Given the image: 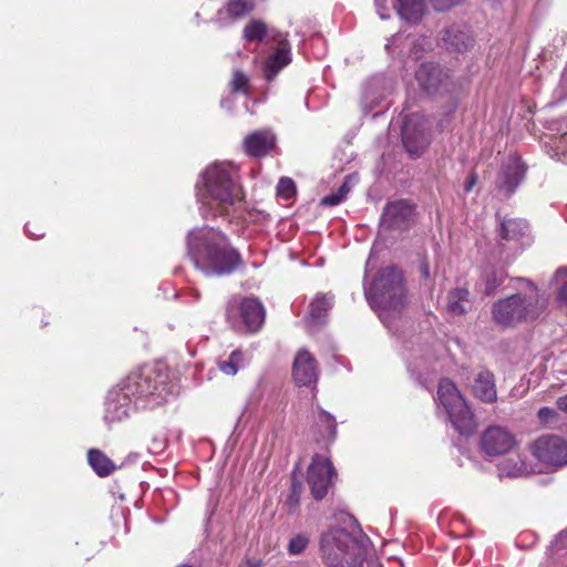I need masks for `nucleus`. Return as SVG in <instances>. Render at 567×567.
<instances>
[{"mask_svg": "<svg viewBox=\"0 0 567 567\" xmlns=\"http://www.w3.org/2000/svg\"><path fill=\"white\" fill-rule=\"evenodd\" d=\"M187 255L196 269L207 276L228 275L240 262L227 237L214 228L193 229L187 236Z\"/></svg>", "mask_w": 567, "mask_h": 567, "instance_id": "nucleus-1", "label": "nucleus"}, {"mask_svg": "<svg viewBox=\"0 0 567 567\" xmlns=\"http://www.w3.org/2000/svg\"><path fill=\"white\" fill-rule=\"evenodd\" d=\"M202 185L197 197L205 218L208 213L223 214L228 207L244 200L238 171L229 163H215L208 166L202 174Z\"/></svg>", "mask_w": 567, "mask_h": 567, "instance_id": "nucleus-2", "label": "nucleus"}, {"mask_svg": "<svg viewBox=\"0 0 567 567\" xmlns=\"http://www.w3.org/2000/svg\"><path fill=\"white\" fill-rule=\"evenodd\" d=\"M364 295L371 308L388 324L391 316H396L408 305L406 287L402 271L389 266L378 271Z\"/></svg>", "mask_w": 567, "mask_h": 567, "instance_id": "nucleus-3", "label": "nucleus"}, {"mask_svg": "<svg viewBox=\"0 0 567 567\" xmlns=\"http://www.w3.org/2000/svg\"><path fill=\"white\" fill-rule=\"evenodd\" d=\"M528 293H514L499 299L492 307V317L495 323L502 327H514L524 321H533L539 317L545 308L537 287L528 281Z\"/></svg>", "mask_w": 567, "mask_h": 567, "instance_id": "nucleus-4", "label": "nucleus"}, {"mask_svg": "<svg viewBox=\"0 0 567 567\" xmlns=\"http://www.w3.org/2000/svg\"><path fill=\"white\" fill-rule=\"evenodd\" d=\"M244 39L248 42L262 41L268 38L276 45V52L268 56L265 62V78L272 81L278 72L291 62V49L287 34L278 30L268 31L262 20H250L243 31Z\"/></svg>", "mask_w": 567, "mask_h": 567, "instance_id": "nucleus-5", "label": "nucleus"}, {"mask_svg": "<svg viewBox=\"0 0 567 567\" xmlns=\"http://www.w3.org/2000/svg\"><path fill=\"white\" fill-rule=\"evenodd\" d=\"M321 551L329 567H360L363 560L358 540L341 528L331 529L322 535Z\"/></svg>", "mask_w": 567, "mask_h": 567, "instance_id": "nucleus-6", "label": "nucleus"}, {"mask_svg": "<svg viewBox=\"0 0 567 567\" xmlns=\"http://www.w3.org/2000/svg\"><path fill=\"white\" fill-rule=\"evenodd\" d=\"M437 400L445 409L454 429L462 435H472L477 427L474 413L454 382L442 379L437 386Z\"/></svg>", "mask_w": 567, "mask_h": 567, "instance_id": "nucleus-7", "label": "nucleus"}, {"mask_svg": "<svg viewBox=\"0 0 567 567\" xmlns=\"http://www.w3.org/2000/svg\"><path fill=\"white\" fill-rule=\"evenodd\" d=\"M167 377L152 368L131 372L120 384L130 399H147L152 404L166 401Z\"/></svg>", "mask_w": 567, "mask_h": 567, "instance_id": "nucleus-8", "label": "nucleus"}, {"mask_svg": "<svg viewBox=\"0 0 567 567\" xmlns=\"http://www.w3.org/2000/svg\"><path fill=\"white\" fill-rule=\"evenodd\" d=\"M430 120L413 113L404 120L402 126V143L411 156H420L430 144Z\"/></svg>", "mask_w": 567, "mask_h": 567, "instance_id": "nucleus-9", "label": "nucleus"}, {"mask_svg": "<svg viewBox=\"0 0 567 567\" xmlns=\"http://www.w3.org/2000/svg\"><path fill=\"white\" fill-rule=\"evenodd\" d=\"M238 316L248 331L256 332L265 321V308L256 298L233 299L228 302L226 318L233 326L237 324Z\"/></svg>", "mask_w": 567, "mask_h": 567, "instance_id": "nucleus-10", "label": "nucleus"}, {"mask_svg": "<svg viewBox=\"0 0 567 567\" xmlns=\"http://www.w3.org/2000/svg\"><path fill=\"white\" fill-rule=\"evenodd\" d=\"M337 476L336 468L330 460L315 454L307 470V483L316 501L323 499L333 486Z\"/></svg>", "mask_w": 567, "mask_h": 567, "instance_id": "nucleus-11", "label": "nucleus"}, {"mask_svg": "<svg viewBox=\"0 0 567 567\" xmlns=\"http://www.w3.org/2000/svg\"><path fill=\"white\" fill-rule=\"evenodd\" d=\"M415 80L420 90L426 95L441 94L449 90L450 70L434 62H424L415 71Z\"/></svg>", "mask_w": 567, "mask_h": 567, "instance_id": "nucleus-12", "label": "nucleus"}, {"mask_svg": "<svg viewBox=\"0 0 567 567\" xmlns=\"http://www.w3.org/2000/svg\"><path fill=\"white\" fill-rule=\"evenodd\" d=\"M532 453L539 462L554 468L567 465V443L559 436H540L532 444Z\"/></svg>", "mask_w": 567, "mask_h": 567, "instance_id": "nucleus-13", "label": "nucleus"}, {"mask_svg": "<svg viewBox=\"0 0 567 567\" xmlns=\"http://www.w3.org/2000/svg\"><path fill=\"white\" fill-rule=\"evenodd\" d=\"M517 442L515 436L505 427L493 425L481 436V447L487 456H499L511 452Z\"/></svg>", "mask_w": 567, "mask_h": 567, "instance_id": "nucleus-14", "label": "nucleus"}, {"mask_svg": "<svg viewBox=\"0 0 567 567\" xmlns=\"http://www.w3.org/2000/svg\"><path fill=\"white\" fill-rule=\"evenodd\" d=\"M414 216V206L406 199H399L386 204L383 209L381 223L386 228L408 229Z\"/></svg>", "mask_w": 567, "mask_h": 567, "instance_id": "nucleus-15", "label": "nucleus"}, {"mask_svg": "<svg viewBox=\"0 0 567 567\" xmlns=\"http://www.w3.org/2000/svg\"><path fill=\"white\" fill-rule=\"evenodd\" d=\"M526 167L519 158L515 156L508 157V159L503 164L502 171L498 175L496 182L497 188L506 196H511L524 179Z\"/></svg>", "mask_w": 567, "mask_h": 567, "instance_id": "nucleus-16", "label": "nucleus"}, {"mask_svg": "<svg viewBox=\"0 0 567 567\" xmlns=\"http://www.w3.org/2000/svg\"><path fill=\"white\" fill-rule=\"evenodd\" d=\"M318 365L316 359L309 351L301 349L297 352L293 365L292 377L300 386H310L318 380Z\"/></svg>", "mask_w": 567, "mask_h": 567, "instance_id": "nucleus-17", "label": "nucleus"}, {"mask_svg": "<svg viewBox=\"0 0 567 567\" xmlns=\"http://www.w3.org/2000/svg\"><path fill=\"white\" fill-rule=\"evenodd\" d=\"M132 410V399L118 385L109 391L105 400L104 419L107 423L125 420Z\"/></svg>", "mask_w": 567, "mask_h": 567, "instance_id": "nucleus-18", "label": "nucleus"}, {"mask_svg": "<svg viewBox=\"0 0 567 567\" xmlns=\"http://www.w3.org/2000/svg\"><path fill=\"white\" fill-rule=\"evenodd\" d=\"M442 47L454 53L467 51L474 44V39L466 25L453 24L442 31Z\"/></svg>", "mask_w": 567, "mask_h": 567, "instance_id": "nucleus-19", "label": "nucleus"}, {"mask_svg": "<svg viewBox=\"0 0 567 567\" xmlns=\"http://www.w3.org/2000/svg\"><path fill=\"white\" fill-rule=\"evenodd\" d=\"M276 145L275 135L268 130L255 131L244 140L246 153L252 157L265 156Z\"/></svg>", "mask_w": 567, "mask_h": 567, "instance_id": "nucleus-20", "label": "nucleus"}, {"mask_svg": "<svg viewBox=\"0 0 567 567\" xmlns=\"http://www.w3.org/2000/svg\"><path fill=\"white\" fill-rule=\"evenodd\" d=\"M254 8L252 0H229L224 9L218 10L215 22L219 27H226L251 12Z\"/></svg>", "mask_w": 567, "mask_h": 567, "instance_id": "nucleus-21", "label": "nucleus"}, {"mask_svg": "<svg viewBox=\"0 0 567 567\" xmlns=\"http://www.w3.org/2000/svg\"><path fill=\"white\" fill-rule=\"evenodd\" d=\"M472 392L482 402L494 403L497 400L494 374L488 370L480 371L474 378Z\"/></svg>", "mask_w": 567, "mask_h": 567, "instance_id": "nucleus-22", "label": "nucleus"}, {"mask_svg": "<svg viewBox=\"0 0 567 567\" xmlns=\"http://www.w3.org/2000/svg\"><path fill=\"white\" fill-rule=\"evenodd\" d=\"M529 235V224L520 218H505L501 223L499 236L504 240H523Z\"/></svg>", "mask_w": 567, "mask_h": 567, "instance_id": "nucleus-23", "label": "nucleus"}, {"mask_svg": "<svg viewBox=\"0 0 567 567\" xmlns=\"http://www.w3.org/2000/svg\"><path fill=\"white\" fill-rule=\"evenodd\" d=\"M499 476L520 477L528 475L529 470L525 458L519 453H512L498 466Z\"/></svg>", "mask_w": 567, "mask_h": 567, "instance_id": "nucleus-24", "label": "nucleus"}, {"mask_svg": "<svg viewBox=\"0 0 567 567\" xmlns=\"http://www.w3.org/2000/svg\"><path fill=\"white\" fill-rule=\"evenodd\" d=\"M334 296L331 293L319 292L309 305L308 320L312 323L319 324L332 308Z\"/></svg>", "mask_w": 567, "mask_h": 567, "instance_id": "nucleus-25", "label": "nucleus"}, {"mask_svg": "<svg viewBox=\"0 0 567 567\" xmlns=\"http://www.w3.org/2000/svg\"><path fill=\"white\" fill-rule=\"evenodd\" d=\"M87 462L95 474L100 477H107L117 468L115 463L101 450L90 449Z\"/></svg>", "mask_w": 567, "mask_h": 567, "instance_id": "nucleus-26", "label": "nucleus"}, {"mask_svg": "<svg viewBox=\"0 0 567 567\" xmlns=\"http://www.w3.org/2000/svg\"><path fill=\"white\" fill-rule=\"evenodd\" d=\"M396 11L409 23H416L426 11L425 0H398Z\"/></svg>", "mask_w": 567, "mask_h": 567, "instance_id": "nucleus-27", "label": "nucleus"}, {"mask_svg": "<svg viewBox=\"0 0 567 567\" xmlns=\"http://www.w3.org/2000/svg\"><path fill=\"white\" fill-rule=\"evenodd\" d=\"M470 292L466 288H454L446 296V309L453 316H462L470 307Z\"/></svg>", "mask_w": 567, "mask_h": 567, "instance_id": "nucleus-28", "label": "nucleus"}, {"mask_svg": "<svg viewBox=\"0 0 567 567\" xmlns=\"http://www.w3.org/2000/svg\"><path fill=\"white\" fill-rule=\"evenodd\" d=\"M302 493V483L297 480L295 475L291 478V486L287 495L284 506L288 514H295L300 505V497Z\"/></svg>", "mask_w": 567, "mask_h": 567, "instance_id": "nucleus-29", "label": "nucleus"}, {"mask_svg": "<svg viewBox=\"0 0 567 567\" xmlns=\"http://www.w3.org/2000/svg\"><path fill=\"white\" fill-rule=\"evenodd\" d=\"M244 365V354L240 350H234L229 357L218 363L219 370L227 375H235Z\"/></svg>", "mask_w": 567, "mask_h": 567, "instance_id": "nucleus-30", "label": "nucleus"}, {"mask_svg": "<svg viewBox=\"0 0 567 567\" xmlns=\"http://www.w3.org/2000/svg\"><path fill=\"white\" fill-rule=\"evenodd\" d=\"M383 83L382 78H373L371 79L364 87L362 103L365 105L374 106L378 101L383 96L382 94L374 95V92L381 86Z\"/></svg>", "mask_w": 567, "mask_h": 567, "instance_id": "nucleus-31", "label": "nucleus"}, {"mask_svg": "<svg viewBox=\"0 0 567 567\" xmlns=\"http://www.w3.org/2000/svg\"><path fill=\"white\" fill-rule=\"evenodd\" d=\"M318 422L320 425L324 426V435L329 440H334L337 434V423L334 416L324 410H319Z\"/></svg>", "mask_w": 567, "mask_h": 567, "instance_id": "nucleus-32", "label": "nucleus"}, {"mask_svg": "<svg viewBox=\"0 0 567 567\" xmlns=\"http://www.w3.org/2000/svg\"><path fill=\"white\" fill-rule=\"evenodd\" d=\"M230 90L234 93H249V78L239 70H234L230 81Z\"/></svg>", "mask_w": 567, "mask_h": 567, "instance_id": "nucleus-33", "label": "nucleus"}, {"mask_svg": "<svg viewBox=\"0 0 567 567\" xmlns=\"http://www.w3.org/2000/svg\"><path fill=\"white\" fill-rule=\"evenodd\" d=\"M554 280L560 285L558 290V301L561 307L567 309V268H559L556 270Z\"/></svg>", "mask_w": 567, "mask_h": 567, "instance_id": "nucleus-34", "label": "nucleus"}, {"mask_svg": "<svg viewBox=\"0 0 567 567\" xmlns=\"http://www.w3.org/2000/svg\"><path fill=\"white\" fill-rule=\"evenodd\" d=\"M503 278L496 271L487 272L484 277V295L491 296L502 285Z\"/></svg>", "mask_w": 567, "mask_h": 567, "instance_id": "nucleus-35", "label": "nucleus"}, {"mask_svg": "<svg viewBox=\"0 0 567 567\" xmlns=\"http://www.w3.org/2000/svg\"><path fill=\"white\" fill-rule=\"evenodd\" d=\"M309 544V537L306 534L293 536L288 544V551L291 555L301 554Z\"/></svg>", "mask_w": 567, "mask_h": 567, "instance_id": "nucleus-36", "label": "nucleus"}, {"mask_svg": "<svg viewBox=\"0 0 567 567\" xmlns=\"http://www.w3.org/2000/svg\"><path fill=\"white\" fill-rule=\"evenodd\" d=\"M296 193L295 182L289 177H282L277 185V194L285 198L290 199Z\"/></svg>", "mask_w": 567, "mask_h": 567, "instance_id": "nucleus-37", "label": "nucleus"}, {"mask_svg": "<svg viewBox=\"0 0 567 567\" xmlns=\"http://www.w3.org/2000/svg\"><path fill=\"white\" fill-rule=\"evenodd\" d=\"M537 416L542 423L548 424L557 417V412L554 409L544 406L538 410Z\"/></svg>", "mask_w": 567, "mask_h": 567, "instance_id": "nucleus-38", "label": "nucleus"}, {"mask_svg": "<svg viewBox=\"0 0 567 567\" xmlns=\"http://www.w3.org/2000/svg\"><path fill=\"white\" fill-rule=\"evenodd\" d=\"M430 1L432 2L435 10L444 11V10H447V9L458 4L463 0H430Z\"/></svg>", "mask_w": 567, "mask_h": 567, "instance_id": "nucleus-39", "label": "nucleus"}, {"mask_svg": "<svg viewBox=\"0 0 567 567\" xmlns=\"http://www.w3.org/2000/svg\"><path fill=\"white\" fill-rule=\"evenodd\" d=\"M341 202H340V197H338L334 193H331L327 196H324L323 198H321L320 200V205L321 206H327V207H332V206H337L339 205Z\"/></svg>", "mask_w": 567, "mask_h": 567, "instance_id": "nucleus-40", "label": "nucleus"}, {"mask_svg": "<svg viewBox=\"0 0 567 567\" xmlns=\"http://www.w3.org/2000/svg\"><path fill=\"white\" fill-rule=\"evenodd\" d=\"M476 182H477V175L475 173H471L465 182L464 190L466 193H470L473 189Z\"/></svg>", "mask_w": 567, "mask_h": 567, "instance_id": "nucleus-41", "label": "nucleus"}, {"mask_svg": "<svg viewBox=\"0 0 567 567\" xmlns=\"http://www.w3.org/2000/svg\"><path fill=\"white\" fill-rule=\"evenodd\" d=\"M556 404L559 410L567 412V394L558 398Z\"/></svg>", "mask_w": 567, "mask_h": 567, "instance_id": "nucleus-42", "label": "nucleus"}, {"mask_svg": "<svg viewBox=\"0 0 567 567\" xmlns=\"http://www.w3.org/2000/svg\"><path fill=\"white\" fill-rule=\"evenodd\" d=\"M238 567H261V561L260 560L246 559Z\"/></svg>", "mask_w": 567, "mask_h": 567, "instance_id": "nucleus-43", "label": "nucleus"}, {"mask_svg": "<svg viewBox=\"0 0 567 567\" xmlns=\"http://www.w3.org/2000/svg\"><path fill=\"white\" fill-rule=\"evenodd\" d=\"M338 190L344 195L347 197V195L349 194L350 192V184H349V178H347L342 185L338 188Z\"/></svg>", "mask_w": 567, "mask_h": 567, "instance_id": "nucleus-44", "label": "nucleus"}, {"mask_svg": "<svg viewBox=\"0 0 567 567\" xmlns=\"http://www.w3.org/2000/svg\"><path fill=\"white\" fill-rule=\"evenodd\" d=\"M24 230H25L27 235L30 238H33V239H38V238H41L43 236V233H40V234L32 233L30 230V225L29 224L25 225Z\"/></svg>", "mask_w": 567, "mask_h": 567, "instance_id": "nucleus-45", "label": "nucleus"}, {"mask_svg": "<svg viewBox=\"0 0 567 567\" xmlns=\"http://www.w3.org/2000/svg\"><path fill=\"white\" fill-rule=\"evenodd\" d=\"M421 271H422V275L425 277V278H429L430 277V268H429V265L426 262L422 264L421 266Z\"/></svg>", "mask_w": 567, "mask_h": 567, "instance_id": "nucleus-46", "label": "nucleus"}, {"mask_svg": "<svg viewBox=\"0 0 567 567\" xmlns=\"http://www.w3.org/2000/svg\"><path fill=\"white\" fill-rule=\"evenodd\" d=\"M560 84H561L563 87L567 89V68L563 72Z\"/></svg>", "mask_w": 567, "mask_h": 567, "instance_id": "nucleus-47", "label": "nucleus"}, {"mask_svg": "<svg viewBox=\"0 0 567 567\" xmlns=\"http://www.w3.org/2000/svg\"><path fill=\"white\" fill-rule=\"evenodd\" d=\"M338 197H340V202H343L346 199V196L342 195L339 190L333 192Z\"/></svg>", "mask_w": 567, "mask_h": 567, "instance_id": "nucleus-48", "label": "nucleus"}, {"mask_svg": "<svg viewBox=\"0 0 567 567\" xmlns=\"http://www.w3.org/2000/svg\"><path fill=\"white\" fill-rule=\"evenodd\" d=\"M381 19H385L386 17L383 13H380Z\"/></svg>", "mask_w": 567, "mask_h": 567, "instance_id": "nucleus-49", "label": "nucleus"}]
</instances>
